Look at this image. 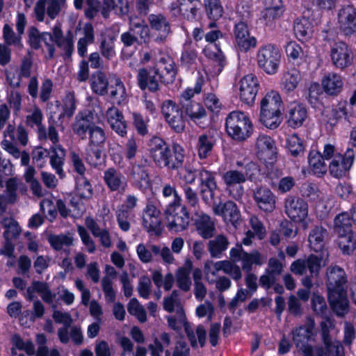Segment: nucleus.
Returning <instances> with one entry per match:
<instances>
[{"label":"nucleus","instance_id":"49530a36","mask_svg":"<svg viewBox=\"0 0 356 356\" xmlns=\"http://www.w3.org/2000/svg\"><path fill=\"white\" fill-rule=\"evenodd\" d=\"M48 241L55 250H61L73 244V237L70 233L60 234H51L48 237Z\"/></svg>","mask_w":356,"mask_h":356},{"label":"nucleus","instance_id":"39448f33","mask_svg":"<svg viewBox=\"0 0 356 356\" xmlns=\"http://www.w3.org/2000/svg\"><path fill=\"white\" fill-rule=\"evenodd\" d=\"M281 60L279 49L273 44H268L261 47L257 54V65L268 74L277 73Z\"/></svg>","mask_w":356,"mask_h":356},{"label":"nucleus","instance_id":"f8f14e48","mask_svg":"<svg viewBox=\"0 0 356 356\" xmlns=\"http://www.w3.org/2000/svg\"><path fill=\"white\" fill-rule=\"evenodd\" d=\"M212 211L215 215L221 216L225 222L231 223L234 227L241 222L240 211L236 204L231 200L225 203L213 202Z\"/></svg>","mask_w":356,"mask_h":356},{"label":"nucleus","instance_id":"a211bd4d","mask_svg":"<svg viewBox=\"0 0 356 356\" xmlns=\"http://www.w3.org/2000/svg\"><path fill=\"white\" fill-rule=\"evenodd\" d=\"M257 155L264 162H273L276 155V147L274 140L265 134H259L255 141Z\"/></svg>","mask_w":356,"mask_h":356},{"label":"nucleus","instance_id":"6e6d98bb","mask_svg":"<svg viewBox=\"0 0 356 356\" xmlns=\"http://www.w3.org/2000/svg\"><path fill=\"white\" fill-rule=\"evenodd\" d=\"M115 38L109 36L104 38L100 42L99 50L104 58L111 60L116 56Z\"/></svg>","mask_w":356,"mask_h":356},{"label":"nucleus","instance_id":"de8ad7c7","mask_svg":"<svg viewBox=\"0 0 356 356\" xmlns=\"http://www.w3.org/2000/svg\"><path fill=\"white\" fill-rule=\"evenodd\" d=\"M338 245L343 254H350L356 248V235L353 232L338 234Z\"/></svg>","mask_w":356,"mask_h":356},{"label":"nucleus","instance_id":"2f4dec72","mask_svg":"<svg viewBox=\"0 0 356 356\" xmlns=\"http://www.w3.org/2000/svg\"><path fill=\"white\" fill-rule=\"evenodd\" d=\"M328 300L332 310L339 316H343L348 312V300L345 290L329 292Z\"/></svg>","mask_w":356,"mask_h":356},{"label":"nucleus","instance_id":"4d7b16f0","mask_svg":"<svg viewBox=\"0 0 356 356\" xmlns=\"http://www.w3.org/2000/svg\"><path fill=\"white\" fill-rule=\"evenodd\" d=\"M207 16L213 20L219 19L223 14V8L220 0H204Z\"/></svg>","mask_w":356,"mask_h":356},{"label":"nucleus","instance_id":"13d9d810","mask_svg":"<svg viewBox=\"0 0 356 356\" xmlns=\"http://www.w3.org/2000/svg\"><path fill=\"white\" fill-rule=\"evenodd\" d=\"M163 307L164 310L170 313L177 312L179 308L183 309L177 290L172 291L170 295L163 298Z\"/></svg>","mask_w":356,"mask_h":356},{"label":"nucleus","instance_id":"a878e982","mask_svg":"<svg viewBox=\"0 0 356 356\" xmlns=\"http://www.w3.org/2000/svg\"><path fill=\"white\" fill-rule=\"evenodd\" d=\"M160 211L153 204H147L143 211V225L148 232L158 233L161 226Z\"/></svg>","mask_w":356,"mask_h":356},{"label":"nucleus","instance_id":"3c124183","mask_svg":"<svg viewBox=\"0 0 356 356\" xmlns=\"http://www.w3.org/2000/svg\"><path fill=\"white\" fill-rule=\"evenodd\" d=\"M108 81L106 76L102 72L92 74L91 78V88L94 92L99 95L108 93Z\"/></svg>","mask_w":356,"mask_h":356},{"label":"nucleus","instance_id":"f03ea898","mask_svg":"<svg viewBox=\"0 0 356 356\" xmlns=\"http://www.w3.org/2000/svg\"><path fill=\"white\" fill-rule=\"evenodd\" d=\"M282 108L280 95L275 91L267 93L261 101L260 122L267 128H277L281 123Z\"/></svg>","mask_w":356,"mask_h":356},{"label":"nucleus","instance_id":"c85d7f7f","mask_svg":"<svg viewBox=\"0 0 356 356\" xmlns=\"http://www.w3.org/2000/svg\"><path fill=\"white\" fill-rule=\"evenodd\" d=\"M106 116L112 129L121 136H125L127 124L122 112L118 108L111 106L106 111Z\"/></svg>","mask_w":356,"mask_h":356},{"label":"nucleus","instance_id":"f704fd0d","mask_svg":"<svg viewBox=\"0 0 356 356\" xmlns=\"http://www.w3.org/2000/svg\"><path fill=\"white\" fill-rule=\"evenodd\" d=\"M95 124L92 121V117L89 113H79L72 125V129L74 134L84 138L87 131H90V128Z\"/></svg>","mask_w":356,"mask_h":356},{"label":"nucleus","instance_id":"69168bd1","mask_svg":"<svg viewBox=\"0 0 356 356\" xmlns=\"http://www.w3.org/2000/svg\"><path fill=\"white\" fill-rule=\"evenodd\" d=\"M38 137L40 141L49 140L53 146L60 145L58 144L59 142L58 131L53 125H50L47 131L44 127L40 128V130L38 131Z\"/></svg>","mask_w":356,"mask_h":356},{"label":"nucleus","instance_id":"37998d69","mask_svg":"<svg viewBox=\"0 0 356 356\" xmlns=\"http://www.w3.org/2000/svg\"><path fill=\"white\" fill-rule=\"evenodd\" d=\"M293 31L296 38L301 41L307 40L313 33L310 22L305 18L297 19L294 22Z\"/></svg>","mask_w":356,"mask_h":356},{"label":"nucleus","instance_id":"6e6552de","mask_svg":"<svg viewBox=\"0 0 356 356\" xmlns=\"http://www.w3.org/2000/svg\"><path fill=\"white\" fill-rule=\"evenodd\" d=\"M66 0H38L33 13L37 21L44 22L46 15L54 19L65 8Z\"/></svg>","mask_w":356,"mask_h":356},{"label":"nucleus","instance_id":"72a5a7b5","mask_svg":"<svg viewBox=\"0 0 356 356\" xmlns=\"http://www.w3.org/2000/svg\"><path fill=\"white\" fill-rule=\"evenodd\" d=\"M159 75L158 70L148 72L143 68L138 71V83L142 90L148 89L151 92H156L159 88L156 76Z\"/></svg>","mask_w":356,"mask_h":356},{"label":"nucleus","instance_id":"5fc2aeb1","mask_svg":"<svg viewBox=\"0 0 356 356\" xmlns=\"http://www.w3.org/2000/svg\"><path fill=\"white\" fill-rule=\"evenodd\" d=\"M184 108L186 113L195 123L207 117L205 109L198 103L189 102Z\"/></svg>","mask_w":356,"mask_h":356},{"label":"nucleus","instance_id":"4c0bfd02","mask_svg":"<svg viewBox=\"0 0 356 356\" xmlns=\"http://www.w3.org/2000/svg\"><path fill=\"white\" fill-rule=\"evenodd\" d=\"M65 157V151L61 145L51 146L49 149L50 164L56 173L63 177V165Z\"/></svg>","mask_w":356,"mask_h":356},{"label":"nucleus","instance_id":"6ab92c4d","mask_svg":"<svg viewBox=\"0 0 356 356\" xmlns=\"http://www.w3.org/2000/svg\"><path fill=\"white\" fill-rule=\"evenodd\" d=\"M148 22L151 29L157 32L155 41L164 43L171 33L170 24L167 17L161 13L150 14Z\"/></svg>","mask_w":356,"mask_h":356},{"label":"nucleus","instance_id":"a18cd8bd","mask_svg":"<svg viewBox=\"0 0 356 356\" xmlns=\"http://www.w3.org/2000/svg\"><path fill=\"white\" fill-rule=\"evenodd\" d=\"M160 252V247L156 245H145L140 243L136 247V253L139 260L148 264L152 261L153 254L157 255Z\"/></svg>","mask_w":356,"mask_h":356},{"label":"nucleus","instance_id":"bf43d9fd","mask_svg":"<svg viewBox=\"0 0 356 356\" xmlns=\"http://www.w3.org/2000/svg\"><path fill=\"white\" fill-rule=\"evenodd\" d=\"M352 224L348 213H341L334 218V230L337 234L352 231Z\"/></svg>","mask_w":356,"mask_h":356},{"label":"nucleus","instance_id":"f257e3e1","mask_svg":"<svg viewBox=\"0 0 356 356\" xmlns=\"http://www.w3.org/2000/svg\"><path fill=\"white\" fill-rule=\"evenodd\" d=\"M183 147L174 144L172 149L162 139L155 138L152 141L151 156L155 164L159 168L175 170L180 168L184 162Z\"/></svg>","mask_w":356,"mask_h":356},{"label":"nucleus","instance_id":"412c9836","mask_svg":"<svg viewBox=\"0 0 356 356\" xmlns=\"http://www.w3.org/2000/svg\"><path fill=\"white\" fill-rule=\"evenodd\" d=\"M327 286L329 292L341 291L347 282L344 270L337 266H330L327 269Z\"/></svg>","mask_w":356,"mask_h":356},{"label":"nucleus","instance_id":"0e129e2a","mask_svg":"<svg viewBox=\"0 0 356 356\" xmlns=\"http://www.w3.org/2000/svg\"><path fill=\"white\" fill-rule=\"evenodd\" d=\"M43 114L40 108L38 106H34L29 111L28 115L26 116V124L31 127H36L38 131L40 128L44 127L42 125Z\"/></svg>","mask_w":356,"mask_h":356},{"label":"nucleus","instance_id":"bb28decb","mask_svg":"<svg viewBox=\"0 0 356 356\" xmlns=\"http://www.w3.org/2000/svg\"><path fill=\"white\" fill-rule=\"evenodd\" d=\"M195 224L198 234L204 239L211 238L216 231L214 222L207 214L196 211Z\"/></svg>","mask_w":356,"mask_h":356},{"label":"nucleus","instance_id":"5701e85b","mask_svg":"<svg viewBox=\"0 0 356 356\" xmlns=\"http://www.w3.org/2000/svg\"><path fill=\"white\" fill-rule=\"evenodd\" d=\"M104 181L110 191L124 192L127 186L126 177L115 168H109L104 172Z\"/></svg>","mask_w":356,"mask_h":356},{"label":"nucleus","instance_id":"ddd939ff","mask_svg":"<svg viewBox=\"0 0 356 356\" xmlns=\"http://www.w3.org/2000/svg\"><path fill=\"white\" fill-rule=\"evenodd\" d=\"M332 64L339 69L350 66L353 60V53L348 44L342 41L334 42L330 49Z\"/></svg>","mask_w":356,"mask_h":356},{"label":"nucleus","instance_id":"c756f323","mask_svg":"<svg viewBox=\"0 0 356 356\" xmlns=\"http://www.w3.org/2000/svg\"><path fill=\"white\" fill-rule=\"evenodd\" d=\"M321 86L327 95H337L342 90L343 82L339 74L335 72H328L323 76Z\"/></svg>","mask_w":356,"mask_h":356},{"label":"nucleus","instance_id":"680f3d73","mask_svg":"<svg viewBox=\"0 0 356 356\" xmlns=\"http://www.w3.org/2000/svg\"><path fill=\"white\" fill-rule=\"evenodd\" d=\"M104 157L103 147H88L86 161L90 165L97 167L104 163Z\"/></svg>","mask_w":356,"mask_h":356},{"label":"nucleus","instance_id":"7c9ffc66","mask_svg":"<svg viewBox=\"0 0 356 356\" xmlns=\"http://www.w3.org/2000/svg\"><path fill=\"white\" fill-rule=\"evenodd\" d=\"M159 75L161 81L165 83H172L177 74L176 65L170 56L161 58L159 62Z\"/></svg>","mask_w":356,"mask_h":356},{"label":"nucleus","instance_id":"0eeeda50","mask_svg":"<svg viewBox=\"0 0 356 356\" xmlns=\"http://www.w3.org/2000/svg\"><path fill=\"white\" fill-rule=\"evenodd\" d=\"M162 114L170 128L177 133H181L186 127V120L182 110L171 100L165 101L161 107Z\"/></svg>","mask_w":356,"mask_h":356},{"label":"nucleus","instance_id":"864d4df0","mask_svg":"<svg viewBox=\"0 0 356 356\" xmlns=\"http://www.w3.org/2000/svg\"><path fill=\"white\" fill-rule=\"evenodd\" d=\"M2 35L5 44L8 46H16L19 49L23 47V44L22 42V35L17 32L15 33L8 24L3 25Z\"/></svg>","mask_w":356,"mask_h":356},{"label":"nucleus","instance_id":"423d86ee","mask_svg":"<svg viewBox=\"0 0 356 356\" xmlns=\"http://www.w3.org/2000/svg\"><path fill=\"white\" fill-rule=\"evenodd\" d=\"M164 216L169 230L180 232L186 230L189 225V213L186 207L181 204L167 206L164 210Z\"/></svg>","mask_w":356,"mask_h":356},{"label":"nucleus","instance_id":"603ef678","mask_svg":"<svg viewBox=\"0 0 356 356\" xmlns=\"http://www.w3.org/2000/svg\"><path fill=\"white\" fill-rule=\"evenodd\" d=\"M1 224L6 229L3 233L5 239L15 238L21 232L18 223L11 217L3 216L1 220Z\"/></svg>","mask_w":356,"mask_h":356},{"label":"nucleus","instance_id":"393cba45","mask_svg":"<svg viewBox=\"0 0 356 356\" xmlns=\"http://www.w3.org/2000/svg\"><path fill=\"white\" fill-rule=\"evenodd\" d=\"M307 118L306 107L298 102H292L289 105L287 123L289 127L298 128L301 127Z\"/></svg>","mask_w":356,"mask_h":356},{"label":"nucleus","instance_id":"58836bf2","mask_svg":"<svg viewBox=\"0 0 356 356\" xmlns=\"http://www.w3.org/2000/svg\"><path fill=\"white\" fill-rule=\"evenodd\" d=\"M108 93L111 99L115 104L120 105L124 104L127 101V90L124 84L119 78L115 79L114 83L110 86Z\"/></svg>","mask_w":356,"mask_h":356},{"label":"nucleus","instance_id":"e433bc0d","mask_svg":"<svg viewBox=\"0 0 356 356\" xmlns=\"http://www.w3.org/2000/svg\"><path fill=\"white\" fill-rule=\"evenodd\" d=\"M215 139L211 133H204L198 136L196 149L201 159L207 158L215 145Z\"/></svg>","mask_w":356,"mask_h":356},{"label":"nucleus","instance_id":"a19ab883","mask_svg":"<svg viewBox=\"0 0 356 356\" xmlns=\"http://www.w3.org/2000/svg\"><path fill=\"white\" fill-rule=\"evenodd\" d=\"M83 37L77 42V51L80 56H85L87 53V47L95 41L94 29L91 24H86L83 28Z\"/></svg>","mask_w":356,"mask_h":356},{"label":"nucleus","instance_id":"9b49d317","mask_svg":"<svg viewBox=\"0 0 356 356\" xmlns=\"http://www.w3.org/2000/svg\"><path fill=\"white\" fill-rule=\"evenodd\" d=\"M355 159V152L348 149L343 156L335 155L329 165V172L335 178H341L348 175Z\"/></svg>","mask_w":356,"mask_h":356},{"label":"nucleus","instance_id":"c03bdc74","mask_svg":"<svg viewBox=\"0 0 356 356\" xmlns=\"http://www.w3.org/2000/svg\"><path fill=\"white\" fill-rule=\"evenodd\" d=\"M301 79V75L298 70L291 69L283 75L282 89L286 92L293 91L298 86Z\"/></svg>","mask_w":356,"mask_h":356},{"label":"nucleus","instance_id":"052dcab7","mask_svg":"<svg viewBox=\"0 0 356 356\" xmlns=\"http://www.w3.org/2000/svg\"><path fill=\"white\" fill-rule=\"evenodd\" d=\"M127 311L131 315L136 316L140 323L147 321V312L136 298H134L129 300Z\"/></svg>","mask_w":356,"mask_h":356},{"label":"nucleus","instance_id":"79ce46f5","mask_svg":"<svg viewBox=\"0 0 356 356\" xmlns=\"http://www.w3.org/2000/svg\"><path fill=\"white\" fill-rule=\"evenodd\" d=\"M191 264H189L188 266L178 268L175 273L176 284L184 292L188 291L191 287Z\"/></svg>","mask_w":356,"mask_h":356},{"label":"nucleus","instance_id":"9d476101","mask_svg":"<svg viewBox=\"0 0 356 356\" xmlns=\"http://www.w3.org/2000/svg\"><path fill=\"white\" fill-rule=\"evenodd\" d=\"M284 211L293 221L301 222L308 216V205L302 198L291 195L285 200Z\"/></svg>","mask_w":356,"mask_h":356},{"label":"nucleus","instance_id":"2eb2a0df","mask_svg":"<svg viewBox=\"0 0 356 356\" xmlns=\"http://www.w3.org/2000/svg\"><path fill=\"white\" fill-rule=\"evenodd\" d=\"M334 325L333 323L327 319L321 324V335L323 343L325 346L328 355L331 356H344V348L341 343L339 341L332 340L330 332L333 330Z\"/></svg>","mask_w":356,"mask_h":356},{"label":"nucleus","instance_id":"cd10ccee","mask_svg":"<svg viewBox=\"0 0 356 356\" xmlns=\"http://www.w3.org/2000/svg\"><path fill=\"white\" fill-rule=\"evenodd\" d=\"M234 34L236 44L242 51H247L256 46L257 40L255 38L250 36L247 25L244 22L236 24Z\"/></svg>","mask_w":356,"mask_h":356},{"label":"nucleus","instance_id":"b1692460","mask_svg":"<svg viewBox=\"0 0 356 356\" xmlns=\"http://www.w3.org/2000/svg\"><path fill=\"white\" fill-rule=\"evenodd\" d=\"M254 199L262 211L270 213L275 209L276 197L268 188L259 187L254 191Z\"/></svg>","mask_w":356,"mask_h":356},{"label":"nucleus","instance_id":"e2e57ef3","mask_svg":"<svg viewBox=\"0 0 356 356\" xmlns=\"http://www.w3.org/2000/svg\"><path fill=\"white\" fill-rule=\"evenodd\" d=\"M88 134V147H103L106 140V135L102 128L95 125L90 128Z\"/></svg>","mask_w":356,"mask_h":356},{"label":"nucleus","instance_id":"1a4fd4ad","mask_svg":"<svg viewBox=\"0 0 356 356\" xmlns=\"http://www.w3.org/2000/svg\"><path fill=\"white\" fill-rule=\"evenodd\" d=\"M321 267V258L311 254L307 257L300 258L293 261L290 266L292 273L298 275H306L309 273L310 277H316L319 274Z\"/></svg>","mask_w":356,"mask_h":356},{"label":"nucleus","instance_id":"dca6fc26","mask_svg":"<svg viewBox=\"0 0 356 356\" xmlns=\"http://www.w3.org/2000/svg\"><path fill=\"white\" fill-rule=\"evenodd\" d=\"M339 29L346 35L356 33V8L353 6H345L338 13Z\"/></svg>","mask_w":356,"mask_h":356},{"label":"nucleus","instance_id":"473e14b6","mask_svg":"<svg viewBox=\"0 0 356 356\" xmlns=\"http://www.w3.org/2000/svg\"><path fill=\"white\" fill-rule=\"evenodd\" d=\"M131 177L134 185L140 191H145L150 187V179L145 165L135 164L132 166Z\"/></svg>","mask_w":356,"mask_h":356},{"label":"nucleus","instance_id":"8fccbe9b","mask_svg":"<svg viewBox=\"0 0 356 356\" xmlns=\"http://www.w3.org/2000/svg\"><path fill=\"white\" fill-rule=\"evenodd\" d=\"M264 260L265 258L257 250L250 253L245 252L242 255L241 268L246 272H250L253 264L261 266L264 263Z\"/></svg>","mask_w":356,"mask_h":356},{"label":"nucleus","instance_id":"20e7f679","mask_svg":"<svg viewBox=\"0 0 356 356\" xmlns=\"http://www.w3.org/2000/svg\"><path fill=\"white\" fill-rule=\"evenodd\" d=\"M314 320L308 316L305 325L297 327L292 330L293 341L298 351L303 356H314V347L308 341L314 336Z\"/></svg>","mask_w":356,"mask_h":356},{"label":"nucleus","instance_id":"7ed1b4c3","mask_svg":"<svg viewBox=\"0 0 356 356\" xmlns=\"http://www.w3.org/2000/svg\"><path fill=\"white\" fill-rule=\"evenodd\" d=\"M227 134L234 140L242 142L252 134L253 128L249 118L243 112L234 111L228 114L225 120Z\"/></svg>","mask_w":356,"mask_h":356},{"label":"nucleus","instance_id":"338daca9","mask_svg":"<svg viewBox=\"0 0 356 356\" xmlns=\"http://www.w3.org/2000/svg\"><path fill=\"white\" fill-rule=\"evenodd\" d=\"M198 178L200 180V187L204 188H217V183L215 175L213 172L202 169L198 173Z\"/></svg>","mask_w":356,"mask_h":356},{"label":"nucleus","instance_id":"4468645a","mask_svg":"<svg viewBox=\"0 0 356 356\" xmlns=\"http://www.w3.org/2000/svg\"><path fill=\"white\" fill-rule=\"evenodd\" d=\"M257 78L250 74L243 76L239 81V97L241 100L248 105L254 103L259 90Z\"/></svg>","mask_w":356,"mask_h":356},{"label":"nucleus","instance_id":"f3484780","mask_svg":"<svg viewBox=\"0 0 356 356\" xmlns=\"http://www.w3.org/2000/svg\"><path fill=\"white\" fill-rule=\"evenodd\" d=\"M229 194L235 199H239L243 194V187L241 184L245 182L243 172L237 170L227 171L222 176Z\"/></svg>","mask_w":356,"mask_h":356},{"label":"nucleus","instance_id":"aec40b11","mask_svg":"<svg viewBox=\"0 0 356 356\" xmlns=\"http://www.w3.org/2000/svg\"><path fill=\"white\" fill-rule=\"evenodd\" d=\"M166 319L168 321V327L174 330H179L181 329V327L183 325L184 327L185 332L191 343V346L193 348L197 347V341L195 337L194 330L186 321L184 309L179 308L177 312H176L175 316H166Z\"/></svg>","mask_w":356,"mask_h":356},{"label":"nucleus","instance_id":"09e8293b","mask_svg":"<svg viewBox=\"0 0 356 356\" xmlns=\"http://www.w3.org/2000/svg\"><path fill=\"white\" fill-rule=\"evenodd\" d=\"M309 163L314 174L321 176L327 172V167L321 156L317 150H312L309 154Z\"/></svg>","mask_w":356,"mask_h":356},{"label":"nucleus","instance_id":"c9c22d12","mask_svg":"<svg viewBox=\"0 0 356 356\" xmlns=\"http://www.w3.org/2000/svg\"><path fill=\"white\" fill-rule=\"evenodd\" d=\"M327 238V232L323 227H316L312 229L308 236L311 249L315 252L322 250L325 246Z\"/></svg>","mask_w":356,"mask_h":356},{"label":"nucleus","instance_id":"774afa93","mask_svg":"<svg viewBox=\"0 0 356 356\" xmlns=\"http://www.w3.org/2000/svg\"><path fill=\"white\" fill-rule=\"evenodd\" d=\"M34 289L39 293L42 300L46 303L53 302L54 295L52 293L47 282L33 281Z\"/></svg>","mask_w":356,"mask_h":356},{"label":"nucleus","instance_id":"4be33fe9","mask_svg":"<svg viewBox=\"0 0 356 356\" xmlns=\"http://www.w3.org/2000/svg\"><path fill=\"white\" fill-rule=\"evenodd\" d=\"M27 42L31 48L39 49L41 48V42L43 41L47 47L49 58H52L55 53V47L53 44L47 41L48 32H40L38 28L34 26L29 27L27 31Z\"/></svg>","mask_w":356,"mask_h":356},{"label":"nucleus","instance_id":"ea45409f","mask_svg":"<svg viewBox=\"0 0 356 356\" xmlns=\"http://www.w3.org/2000/svg\"><path fill=\"white\" fill-rule=\"evenodd\" d=\"M229 245V241L227 236L223 234H218L208 243V251L211 257L220 258L223 252H225Z\"/></svg>","mask_w":356,"mask_h":356}]
</instances>
